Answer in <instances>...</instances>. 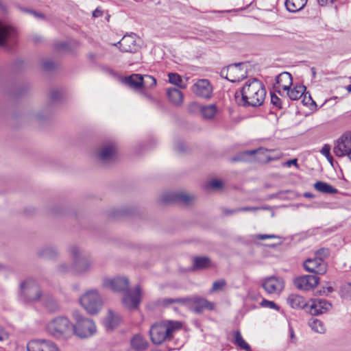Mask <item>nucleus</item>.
<instances>
[{
    "label": "nucleus",
    "instance_id": "nucleus-64",
    "mask_svg": "<svg viewBox=\"0 0 351 351\" xmlns=\"http://www.w3.org/2000/svg\"><path fill=\"white\" fill-rule=\"evenodd\" d=\"M347 90L351 92V84L347 86Z\"/></svg>",
    "mask_w": 351,
    "mask_h": 351
},
{
    "label": "nucleus",
    "instance_id": "nucleus-11",
    "mask_svg": "<svg viewBox=\"0 0 351 351\" xmlns=\"http://www.w3.org/2000/svg\"><path fill=\"white\" fill-rule=\"evenodd\" d=\"M195 199L193 195L187 194L183 192H170L162 194L160 197V202L168 204L173 202H181L189 205Z\"/></svg>",
    "mask_w": 351,
    "mask_h": 351
},
{
    "label": "nucleus",
    "instance_id": "nucleus-14",
    "mask_svg": "<svg viewBox=\"0 0 351 351\" xmlns=\"http://www.w3.org/2000/svg\"><path fill=\"white\" fill-rule=\"evenodd\" d=\"M117 147L114 142L104 143L97 152L98 159L103 163H108L115 160Z\"/></svg>",
    "mask_w": 351,
    "mask_h": 351
},
{
    "label": "nucleus",
    "instance_id": "nucleus-56",
    "mask_svg": "<svg viewBox=\"0 0 351 351\" xmlns=\"http://www.w3.org/2000/svg\"><path fill=\"white\" fill-rule=\"evenodd\" d=\"M302 102L304 103V105H306V106L311 104V103H315L310 95L307 98L305 95L304 96Z\"/></svg>",
    "mask_w": 351,
    "mask_h": 351
},
{
    "label": "nucleus",
    "instance_id": "nucleus-15",
    "mask_svg": "<svg viewBox=\"0 0 351 351\" xmlns=\"http://www.w3.org/2000/svg\"><path fill=\"white\" fill-rule=\"evenodd\" d=\"M262 287L269 294L280 293L284 289L285 282L281 278L269 276L263 279Z\"/></svg>",
    "mask_w": 351,
    "mask_h": 351
},
{
    "label": "nucleus",
    "instance_id": "nucleus-49",
    "mask_svg": "<svg viewBox=\"0 0 351 351\" xmlns=\"http://www.w3.org/2000/svg\"><path fill=\"white\" fill-rule=\"evenodd\" d=\"M261 305L263 307H267L273 309H278V306L274 302L269 301L267 300H263L261 302Z\"/></svg>",
    "mask_w": 351,
    "mask_h": 351
},
{
    "label": "nucleus",
    "instance_id": "nucleus-34",
    "mask_svg": "<svg viewBox=\"0 0 351 351\" xmlns=\"http://www.w3.org/2000/svg\"><path fill=\"white\" fill-rule=\"evenodd\" d=\"M286 90L287 91L289 97L291 100H297L302 97V96L304 94L306 87L303 85H297L292 89H290L289 88V90Z\"/></svg>",
    "mask_w": 351,
    "mask_h": 351
},
{
    "label": "nucleus",
    "instance_id": "nucleus-63",
    "mask_svg": "<svg viewBox=\"0 0 351 351\" xmlns=\"http://www.w3.org/2000/svg\"><path fill=\"white\" fill-rule=\"evenodd\" d=\"M328 161L332 165V160H333V158H332V156L330 155V157L328 156V158H326Z\"/></svg>",
    "mask_w": 351,
    "mask_h": 351
},
{
    "label": "nucleus",
    "instance_id": "nucleus-42",
    "mask_svg": "<svg viewBox=\"0 0 351 351\" xmlns=\"http://www.w3.org/2000/svg\"><path fill=\"white\" fill-rule=\"evenodd\" d=\"M260 208L258 207H249V206H246V207H241V208H237V209H234V210H227L226 212V214H233V213H237V212H241V211H256V210H259Z\"/></svg>",
    "mask_w": 351,
    "mask_h": 351
},
{
    "label": "nucleus",
    "instance_id": "nucleus-50",
    "mask_svg": "<svg viewBox=\"0 0 351 351\" xmlns=\"http://www.w3.org/2000/svg\"><path fill=\"white\" fill-rule=\"evenodd\" d=\"M271 102L278 108H281V100L275 94H271Z\"/></svg>",
    "mask_w": 351,
    "mask_h": 351
},
{
    "label": "nucleus",
    "instance_id": "nucleus-53",
    "mask_svg": "<svg viewBox=\"0 0 351 351\" xmlns=\"http://www.w3.org/2000/svg\"><path fill=\"white\" fill-rule=\"evenodd\" d=\"M256 239L260 240H265L267 239H276L278 238V237L276 234H260L256 236Z\"/></svg>",
    "mask_w": 351,
    "mask_h": 351
},
{
    "label": "nucleus",
    "instance_id": "nucleus-36",
    "mask_svg": "<svg viewBox=\"0 0 351 351\" xmlns=\"http://www.w3.org/2000/svg\"><path fill=\"white\" fill-rule=\"evenodd\" d=\"M308 324L311 330L315 332L324 334L326 332V327L323 322L315 317H311Z\"/></svg>",
    "mask_w": 351,
    "mask_h": 351
},
{
    "label": "nucleus",
    "instance_id": "nucleus-18",
    "mask_svg": "<svg viewBox=\"0 0 351 351\" xmlns=\"http://www.w3.org/2000/svg\"><path fill=\"white\" fill-rule=\"evenodd\" d=\"M304 267L307 271L317 274H324L327 270V265L324 261L315 257L306 260Z\"/></svg>",
    "mask_w": 351,
    "mask_h": 351
},
{
    "label": "nucleus",
    "instance_id": "nucleus-20",
    "mask_svg": "<svg viewBox=\"0 0 351 351\" xmlns=\"http://www.w3.org/2000/svg\"><path fill=\"white\" fill-rule=\"evenodd\" d=\"M319 278L313 275L300 276L295 279L294 285L299 289L308 291L313 289L319 282Z\"/></svg>",
    "mask_w": 351,
    "mask_h": 351
},
{
    "label": "nucleus",
    "instance_id": "nucleus-23",
    "mask_svg": "<svg viewBox=\"0 0 351 351\" xmlns=\"http://www.w3.org/2000/svg\"><path fill=\"white\" fill-rule=\"evenodd\" d=\"M287 301L291 308L295 309H302L307 306L306 300L302 296L298 294H290Z\"/></svg>",
    "mask_w": 351,
    "mask_h": 351
},
{
    "label": "nucleus",
    "instance_id": "nucleus-5",
    "mask_svg": "<svg viewBox=\"0 0 351 351\" xmlns=\"http://www.w3.org/2000/svg\"><path fill=\"white\" fill-rule=\"evenodd\" d=\"M73 261V271L77 275H84L93 267L94 260L90 254L84 249L72 245L69 249Z\"/></svg>",
    "mask_w": 351,
    "mask_h": 351
},
{
    "label": "nucleus",
    "instance_id": "nucleus-55",
    "mask_svg": "<svg viewBox=\"0 0 351 351\" xmlns=\"http://www.w3.org/2000/svg\"><path fill=\"white\" fill-rule=\"evenodd\" d=\"M336 0H317L319 5L325 6L328 4H333Z\"/></svg>",
    "mask_w": 351,
    "mask_h": 351
},
{
    "label": "nucleus",
    "instance_id": "nucleus-35",
    "mask_svg": "<svg viewBox=\"0 0 351 351\" xmlns=\"http://www.w3.org/2000/svg\"><path fill=\"white\" fill-rule=\"evenodd\" d=\"M201 112L205 119H213L217 112V108L215 104L204 106L201 108Z\"/></svg>",
    "mask_w": 351,
    "mask_h": 351
},
{
    "label": "nucleus",
    "instance_id": "nucleus-44",
    "mask_svg": "<svg viewBox=\"0 0 351 351\" xmlns=\"http://www.w3.org/2000/svg\"><path fill=\"white\" fill-rule=\"evenodd\" d=\"M328 249L321 248L315 252V258L324 261V258L328 256Z\"/></svg>",
    "mask_w": 351,
    "mask_h": 351
},
{
    "label": "nucleus",
    "instance_id": "nucleus-47",
    "mask_svg": "<svg viewBox=\"0 0 351 351\" xmlns=\"http://www.w3.org/2000/svg\"><path fill=\"white\" fill-rule=\"evenodd\" d=\"M54 47L58 51L69 50V44L66 42H58L54 44Z\"/></svg>",
    "mask_w": 351,
    "mask_h": 351
},
{
    "label": "nucleus",
    "instance_id": "nucleus-7",
    "mask_svg": "<svg viewBox=\"0 0 351 351\" xmlns=\"http://www.w3.org/2000/svg\"><path fill=\"white\" fill-rule=\"evenodd\" d=\"M74 324V335L80 338H88L96 332V326L90 319L83 317L77 311L73 313Z\"/></svg>",
    "mask_w": 351,
    "mask_h": 351
},
{
    "label": "nucleus",
    "instance_id": "nucleus-48",
    "mask_svg": "<svg viewBox=\"0 0 351 351\" xmlns=\"http://www.w3.org/2000/svg\"><path fill=\"white\" fill-rule=\"evenodd\" d=\"M208 185L211 189L217 190L222 187L223 183L220 180H213L209 182Z\"/></svg>",
    "mask_w": 351,
    "mask_h": 351
},
{
    "label": "nucleus",
    "instance_id": "nucleus-25",
    "mask_svg": "<svg viewBox=\"0 0 351 351\" xmlns=\"http://www.w3.org/2000/svg\"><path fill=\"white\" fill-rule=\"evenodd\" d=\"M276 81L278 88H282L284 90H289L292 85V76L288 72H282L276 77Z\"/></svg>",
    "mask_w": 351,
    "mask_h": 351
},
{
    "label": "nucleus",
    "instance_id": "nucleus-13",
    "mask_svg": "<svg viewBox=\"0 0 351 351\" xmlns=\"http://www.w3.org/2000/svg\"><path fill=\"white\" fill-rule=\"evenodd\" d=\"M193 93L198 97L210 99L213 95V87L207 79L198 80L191 88Z\"/></svg>",
    "mask_w": 351,
    "mask_h": 351
},
{
    "label": "nucleus",
    "instance_id": "nucleus-29",
    "mask_svg": "<svg viewBox=\"0 0 351 351\" xmlns=\"http://www.w3.org/2000/svg\"><path fill=\"white\" fill-rule=\"evenodd\" d=\"M142 80L143 75L140 74H132L125 77V82L130 88L141 91Z\"/></svg>",
    "mask_w": 351,
    "mask_h": 351
},
{
    "label": "nucleus",
    "instance_id": "nucleus-12",
    "mask_svg": "<svg viewBox=\"0 0 351 351\" xmlns=\"http://www.w3.org/2000/svg\"><path fill=\"white\" fill-rule=\"evenodd\" d=\"M333 152L337 157H343L351 154V131L343 134L334 146Z\"/></svg>",
    "mask_w": 351,
    "mask_h": 351
},
{
    "label": "nucleus",
    "instance_id": "nucleus-57",
    "mask_svg": "<svg viewBox=\"0 0 351 351\" xmlns=\"http://www.w3.org/2000/svg\"><path fill=\"white\" fill-rule=\"evenodd\" d=\"M50 112H47L45 115L41 114L40 113H38L36 114V119L38 121H42L44 119L48 117L50 115Z\"/></svg>",
    "mask_w": 351,
    "mask_h": 351
},
{
    "label": "nucleus",
    "instance_id": "nucleus-61",
    "mask_svg": "<svg viewBox=\"0 0 351 351\" xmlns=\"http://www.w3.org/2000/svg\"><path fill=\"white\" fill-rule=\"evenodd\" d=\"M287 164H288L289 166H290L291 165H296L297 164V159H293V160H289L287 162Z\"/></svg>",
    "mask_w": 351,
    "mask_h": 351
},
{
    "label": "nucleus",
    "instance_id": "nucleus-59",
    "mask_svg": "<svg viewBox=\"0 0 351 351\" xmlns=\"http://www.w3.org/2000/svg\"><path fill=\"white\" fill-rule=\"evenodd\" d=\"M175 149L177 150V151H179V152H182L184 150V145L182 143H178V145H175Z\"/></svg>",
    "mask_w": 351,
    "mask_h": 351
},
{
    "label": "nucleus",
    "instance_id": "nucleus-39",
    "mask_svg": "<svg viewBox=\"0 0 351 351\" xmlns=\"http://www.w3.org/2000/svg\"><path fill=\"white\" fill-rule=\"evenodd\" d=\"M168 76L169 82L171 84L177 86L180 88H185V83L184 82L180 75L176 73H170L168 74Z\"/></svg>",
    "mask_w": 351,
    "mask_h": 351
},
{
    "label": "nucleus",
    "instance_id": "nucleus-32",
    "mask_svg": "<svg viewBox=\"0 0 351 351\" xmlns=\"http://www.w3.org/2000/svg\"><path fill=\"white\" fill-rule=\"evenodd\" d=\"M44 305L50 313H56L60 310V305L56 300L51 295H44Z\"/></svg>",
    "mask_w": 351,
    "mask_h": 351
},
{
    "label": "nucleus",
    "instance_id": "nucleus-52",
    "mask_svg": "<svg viewBox=\"0 0 351 351\" xmlns=\"http://www.w3.org/2000/svg\"><path fill=\"white\" fill-rule=\"evenodd\" d=\"M330 149L331 148H330V146L329 145L325 144L322 147L320 152L322 153V154L325 156L326 158H328V156L330 157Z\"/></svg>",
    "mask_w": 351,
    "mask_h": 351
},
{
    "label": "nucleus",
    "instance_id": "nucleus-2",
    "mask_svg": "<svg viewBox=\"0 0 351 351\" xmlns=\"http://www.w3.org/2000/svg\"><path fill=\"white\" fill-rule=\"evenodd\" d=\"M241 101L244 106H261L266 97L263 84L256 78L247 80L241 90Z\"/></svg>",
    "mask_w": 351,
    "mask_h": 351
},
{
    "label": "nucleus",
    "instance_id": "nucleus-60",
    "mask_svg": "<svg viewBox=\"0 0 351 351\" xmlns=\"http://www.w3.org/2000/svg\"><path fill=\"white\" fill-rule=\"evenodd\" d=\"M304 196L305 197H308V198H313V197H315V195H314L313 193H308V192L305 193L304 194Z\"/></svg>",
    "mask_w": 351,
    "mask_h": 351
},
{
    "label": "nucleus",
    "instance_id": "nucleus-6",
    "mask_svg": "<svg viewBox=\"0 0 351 351\" xmlns=\"http://www.w3.org/2000/svg\"><path fill=\"white\" fill-rule=\"evenodd\" d=\"M82 306L90 315L97 314L102 308L103 301L97 289L86 291L80 298Z\"/></svg>",
    "mask_w": 351,
    "mask_h": 351
},
{
    "label": "nucleus",
    "instance_id": "nucleus-37",
    "mask_svg": "<svg viewBox=\"0 0 351 351\" xmlns=\"http://www.w3.org/2000/svg\"><path fill=\"white\" fill-rule=\"evenodd\" d=\"M193 265L197 269H206L211 266V261L208 257L197 256L193 258Z\"/></svg>",
    "mask_w": 351,
    "mask_h": 351
},
{
    "label": "nucleus",
    "instance_id": "nucleus-16",
    "mask_svg": "<svg viewBox=\"0 0 351 351\" xmlns=\"http://www.w3.org/2000/svg\"><path fill=\"white\" fill-rule=\"evenodd\" d=\"M27 351H59L57 345L50 340L34 339L27 344Z\"/></svg>",
    "mask_w": 351,
    "mask_h": 351
},
{
    "label": "nucleus",
    "instance_id": "nucleus-51",
    "mask_svg": "<svg viewBox=\"0 0 351 351\" xmlns=\"http://www.w3.org/2000/svg\"><path fill=\"white\" fill-rule=\"evenodd\" d=\"M43 66L45 70L50 71L55 68V64L51 60H47L43 62Z\"/></svg>",
    "mask_w": 351,
    "mask_h": 351
},
{
    "label": "nucleus",
    "instance_id": "nucleus-41",
    "mask_svg": "<svg viewBox=\"0 0 351 351\" xmlns=\"http://www.w3.org/2000/svg\"><path fill=\"white\" fill-rule=\"evenodd\" d=\"M226 286V282L224 279H220L215 281L211 289L210 290V293H212L218 291H223Z\"/></svg>",
    "mask_w": 351,
    "mask_h": 351
},
{
    "label": "nucleus",
    "instance_id": "nucleus-17",
    "mask_svg": "<svg viewBox=\"0 0 351 351\" xmlns=\"http://www.w3.org/2000/svg\"><path fill=\"white\" fill-rule=\"evenodd\" d=\"M270 151L267 149L261 147L257 149H253L250 151H245L238 154L237 156L232 158V161L238 162V161H245L247 160L248 157L254 156L255 154H261L265 157L263 158H260L259 160L263 162H269L274 159L270 154Z\"/></svg>",
    "mask_w": 351,
    "mask_h": 351
},
{
    "label": "nucleus",
    "instance_id": "nucleus-62",
    "mask_svg": "<svg viewBox=\"0 0 351 351\" xmlns=\"http://www.w3.org/2000/svg\"><path fill=\"white\" fill-rule=\"evenodd\" d=\"M31 13L33 14L35 16H36L38 18H43V15L42 14L37 13V12H34V11H32Z\"/></svg>",
    "mask_w": 351,
    "mask_h": 351
},
{
    "label": "nucleus",
    "instance_id": "nucleus-58",
    "mask_svg": "<svg viewBox=\"0 0 351 351\" xmlns=\"http://www.w3.org/2000/svg\"><path fill=\"white\" fill-rule=\"evenodd\" d=\"M102 15V11L97 8L93 12V16L95 18L99 17Z\"/></svg>",
    "mask_w": 351,
    "mask_h": 351
},
{
    "label": "nucleus",
    "instance_id": "nucleus-3",
    "mask_svg": "<svg viewBox=\"0 0 351 351\" xmlns=\"http://www.w3.org/2000/svg\"><path fill=\"white\" fill-rule=\"evenodd\" d=\"M47 332L57 339L66 340L74 335V324L66 316L50 319L45 327Z\"/></svg>",
    "mask_w": 351,
    "mask_h": 351
},
{
    "label": "nucleus",
    "instance_id": "nucleus-27",
    "mask_svg": "<svg viewBox=\"0 0 351 351\" xmlns=\"http://www.w3.org/2000/svg\"><path fill=\"white\" fill-rule=\"evenodd\" d=\"M308 0H286L285 6L290 12H297L302 10Z\"/></svg>",
    "mask_w": 351,
    "mask_h": 351
},
{
    "label": "nucleus",
    "instance_id": "nucleus-31",
    "mask_svg": "<svg viewBox=\"0 0 351 351\" xmlns=\"http://www.w3.org/2000/svg\"><path fill=\"white\" fill-rule=\"evenodd\" d=\"M39 256L46 258H53L58 256L59 252L56 247L53 245L44 246L38 250Z\"/></svg>",
    "mask_w": 351,
    "mask_h": 351
},
{
    "label": "nucleus",
    "instance_id": "nucleus-28",
    "mask_svg": "<svg viewBox=\"0 0 351 351\" xmlns=\"http://www.w3.org/2000/svg\"><path fill=\"white\" fill-rule=\"evenodd\" d=\"M130 344L136 351H144L148 346L147 341L139 335H136L132 337Z\"/></svg>",
    "mask_w": 351,
    "mask_h": 351
},
{
    "label": "nucleus",
    "instance_id": "nucleus-19",
    "mask_svg": "<svg viewBox=\"0 0 351 351\" xmlns=\"http://www.w3.org/2000/svg\"><path fill=\"white\" fill-rule=\"evenodd\" d=\"M135 38L134 34L125 35L115 45H119L123 52L136 53L139 49V45L136 43Z\"/></svg>",
    "mask_w": 351,
    "mask_h": 351
},
{
    "label": "nucleus",
    "instance_id": "nucleus-8",
    "mask_svg": "<svg viewBox=\"0 0 351 351\" xmlns=\"http://www.w3.org/2000/svg\"><path fill=\"white\" fill-rule=\"evenodd\" d=\"M247 64L243 62L230 64L222 69L220 75L230 82H240L247 75Z\"/></svg>",
    "mask_w": 351,
    "mask_h": 351
},
{
    "label": "nucleus",
    "instance_id": "nucleus-4",
    "mask_svg": "<svg viewBox=\"0 0 351 351\" xmlns=\"http://www.w3.org/2000/svg\"><path fill=\"white\" fill-rule=\"evenodd\" d=\"M182 328L181 322L168 320L157 323L151 327L149 335L154 344H160L164 341H170L174 333Z\"/></svg>",
    "mask_w": 351,
    "mask_h": 351
},
{
    "label": "nucleus",
    "instance_id": "nucleus-21",
    "mask_svg": "<svg viewBox=\"0 0 351 351\" xmlns=\"http://www.w3.org/2000/svg\"><path fill=\"white\" fill-rule=\"evenodd\" d=\"M331 307V304L326 300L316 299L311 306L310 313L313 315L323 314L329 311Z\"/></svg>",
    "mask_w": 351,
    "mask_h": 351
},
{
    "label": "nucleus",
    "instance_id": "nucleus-10",
    "mask_svg": "<svg viewBox=\"0 0 351 351\" xmlns=\"http://www.w3.org/2000/svg\"><path fill=\"white\" fill-rule=\"evenodd\" d=\"M183 305L196 313H201L204 309L213 310L214 304L199 296L184 298Z\"/></svg>",
    "mask_w": 351,
    "mask_h": 351
},
{
    "label": "nucleus",
    "instance_id": "nucleus-43",
    "mask_svg": "<svg viewBox=\"0 0 351 351\" xmlns=\"http://www.w3.org/2000/svg\"><path fill=\"white\" fill-rule=\"evenodd\" d=\"M62 92L59 89H53L50 93V99L52 101H57L61 99Z\"/></svg>",
    "mask_w": 351,
    "mask_h": 351
},
{
    "label": "nucleus",
    "instance_id": "nucleus-1",
    "mask_svg": "<svg viewBox=\"0 0 351 351\" xmlns=\"http://www.w3.org/2000/svg\"><path fill=\"white\" fill-rule=\"evenodd\" d=\"M104 287L115 292H124L122 299L123 306L130 309H136L141 302V291L139 285L133 291L129 290V280L126 277L117 276L114 278H106L103 281Z\"/></svg>",
    "mask_w": 351,
    "mask_h": 351
},
{
    "label": "nucleus",
    "instance_id": "nucleus-54",
    "mask_svg": "<svg viewBox=\"0 0 351 351\" xmlns=\"http://www.w3.org/2000/svg\"><path fill=\"white\" fill-rule=\"evenodd\" d=\"M8 337V332L2 326H0V341L7 340Z\"/></svg>",
    "mask_w": 351,
    "mask_h": 351
},
{
    "label": "nucleus",
    "instance_id": "nucleus-30",
    "mask_svg": "<svg viewBox=\"0 0 351 351\" xmlns=\"http://www.w3.org/2000/svg\"><path fill=\"white\" fill-rule=\"evenodd\" d=\"M314 189L324 194H336L338 193V190L337 189L322 181H317L315 182L314 184Z\"/></svg>",
    "mask_w": 351,
    "mask_h": 351
},
{
    "label": "nucleus",
    "instance_id": "nucleus-26",
    "mask_svg": "<svg viewBox=\"0 0 351 351\" xmlns=\"http://www.w3.org/2000/svg\"><path fill=\"white\" fill-rule=\"evenodd\" d=\"M120 320L121 318L118 314L109 310L104 320V325L108 330H113L119 324Z\"/></svg>",
    "mask_w": 351,
    "mask_h": 351
},
{
    "label": "nucleus",
    "instance_id": "nucleus-38",
    "mask_svg": "<svg viewBox=\"0 0 351 351\" xmlns=\"http://www.w3.org/2000/svg\"><path fill=\"white\" fill-rule=\"evenodd\" d=\"M233 343L242 350L245 351H252L250 345L243 339L239 330L234 332Z\"/></svg>",
    "mask_w": 351,
    "mask_h": 351
},
{
    "label": "nucleus",
    "instance_id": "nucleus-22",
    "mask_svg": "<svg viewBox=\"0 0 351 351\" xmlns=\"http://www.w3.org/2000/svg\"><path fill=\"white\" fill-rule=\"evenodd\" d=\"M15 35L16 31L14 28L0 22V45L4 46L6 42L12 39Z\"/></svg>",
    "mask_w": 351,
    "mask_h": 351
},
{
    "label": "nucleus",
    "instance_id": "nucleus-40",
    "mask_svg": "<svg viewBox=\"0 0 351 351\" xmlns=\"http://www.w3.org/2000/svg\"><path fill=\"white\" fill-rule=\"evenodd\" d=\"M339 294L341 298L351 300V283L343 285L340 288Z\"/></svg>",
    "mask_w": 351,
    "mask_h": 351
},
{
    "label": "nucleus",
    "instance_id": "nucleus-9",
    "mask_svg": "<svg viewBox=\"0 0 351 351\" xmlns=\"http://www.w3.org/2000/svg\"><path fill=\"white\" fill-rule=\"evenodd\" d=\"M21 296L27 302L38 300L41 290L38 283L33 279H27L21 284Z\"/></svg>",
    "mask_w": 351,
    "mask_h": 351
},
{
    "label": "nucleus",
    "instance_id": "nucleus-46",
    "mask_svg": "<svg viewBox=\"0 0 351 351\" xmlns=\"http://www.w3.org/2000/svg\"><path fill=\"white\" fill-rule=\"evenodd\" d=\"M183 300H184V298H176V299L165 298L162 300V304L165 306H167V305H169L173 303H180L183 305Z\"/></svg>",
    "mask_w": 351,
    "mask_h": 351
},
{
    "label": "nucleus",
    "instance_id": "nucleus-45",
    "mask_svg": "<svg viewBox=\"0 0 351 351\" xmlns=\"http://www.w3.org/2000/svg\"><path fill=\"white\" fill-rule=\"evenodd\" d=\"M71 269L73 270V266L71 267L69 263H66L60 264L57 267L58 271L62 274L67 273Z\"/></svg>",
    "mask_w": 351,
    "mask_h": 351
},
{
    "label": "nucleus",
    "instance_id": "nucleus-24",
    "mask_svg": "<svg viewBox=\"0 0 351 351\" xmlns=\"http://www.w3.org/2000/svg\"><path fill=\"white\" fill-rule=\"evenodd\" d=\"M167 95L169 101L175 106H180L183 102V93L176 88H168Z\"/></svg>",
    "mask_w": 351,
    "mask_h": 351
},
{
    "label": "nucleus",
    "instance_id": "nucleus-33",
    "mask_svg": "<svg viewBox=\"0 0 351 351\" xmlns=\"http://www.w3.org/2000/svg\"><path fill=\"white\" fill-rule=\"evenodd\" d=\"M156 85V80L154 77L148 75L143 76L141 83V93L145 96L148 97V95L145 93V90L148 88H152L155 87Z\"/></svg>",
    "mask_w": 351,
    "mask_h": 351
}]
</instances>
